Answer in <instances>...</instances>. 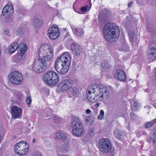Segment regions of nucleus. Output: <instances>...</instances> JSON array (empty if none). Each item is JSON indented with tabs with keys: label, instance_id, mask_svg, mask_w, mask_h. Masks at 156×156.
<instances>
[{
	"label": "nucleus",
	"instance_id": "2f4dec72",
	"mask_svg": "<svg viewBox=\"0 0 156 156\" xmlns=\"http://www.w3.org/2000/svg\"><path fill=\"white\" fill-rule=\"evenodd\" d=\"M146 29L148 32L149 33H152L153 30V26L152 25L148 23L146 25Z\"/></svg>",
	"mask_w": 156,
	"mask_h": 156
},
{
	"label": "nucleus",
	"instance_id": "a878e982",
	"mask_svg": "<svg viewBox=\"0 0 156 156\" xmlns=\"http://www.w3.org/2000/svg\"><path fill=\"white\" fill-rule=\"evenodd\" d=\"M83 123L79 119V137L83 134Z\"/></svg>",
	"mask_w": 156,
	"mask_h": 156
},
{
	"label": "nucleus",
	"instance_id": "864d4df0",
	"mask_svg": "<svg viewBox=\"0 0 156 156\" xmlns=\"http://www.w3.org/2000/svg\"><path fill=\"white\" fill-rule=\"evenodd\" d=\"M79 51H80V52L82 51V48L80 46V45H79Z\"/></svg>",
	"mask_w": 156,
	"mask_h": 156
},
{
	"label": "nucleus",
	"instance_id": "2eb2a0df",
	"mask_svg": "<svg viewBox=\"0 0 156 156\" xmlns=\"http://www.w3.org/2000/svg\"><path fill=\"white\" fill-rule=\"evenodd\" d=\"M2 12L4 16L8 17L13 12V9L12 6L11 5H6L3 9Z\"/></svg>",
	"mask_w": 156,
	"mask_h": 156
},
{
	"label": "nucleus",
	"instance_id": "473e14b6",
	"mask_svg": "<svg viewBox=\"0 0 156 156\" xmlns=\"http://www.w3.org/2000/svg\"><path fill=\"white\" fill-rule=\"evenodd\" d=\"M130 115L131 119L133 121H135L138 119V116L133 112H131Z\"/></svg>",
	"mask_w": 156,
	"mask_h": 156
},
{
	"label": "nucleus",
	"instance_id": "79ce46f5",
	"mask_svg": "<svg viewBox=\"0 0 156 156\" xmlns=\"http://www.w3.org/2000/svg\"><path fill=\"white\" fill-rule=\"evenodd\" d=\"M77 3V1H75L73 4V8L74 10L76 12H78L77 7H76L77 6V5L76 4Z\"/></svg>",
	"mask_w": 156,
	"mask_h": 156
},
{
	"label": "nucleus",
	"instance_id": "423d86ee",
	"mask_svg": "<svg viewBox=\"0 0 156 156\" xmlns=\"http://www.w3.org/2000/svg\"><path fill=\"white\" fill-rule=\"evenodd\" d=\"M45 59H39L35 60L34 63L33 68L36 73H41L44 71L47 68L48 62Z\"/></svg>",
	"mask_w": 156,
	"mask_h": 156
},
{
	"label": "nucleus",
	"instance_id": "4468645a",
	"mask_svg": "<svg viewBox=\"0 0 156 156\" xmlns=\"http://www.w3.org/2000/svg\"><path fill=\"white\" fill-rule=\"evenodd\" d=\"M11 112L12 118L14 119L19 118L21 115L22 109L15 106H13L11 108Z\"/></svg>",
	"mask_w": 156,
	"mask_h": 156
},
{
	"label": "nucleus",
	"instance_id": "bf43d9fd",
	"mask_svg": "<svg viewBox=\"0 0 156 156\" xmlns=\"http://www.w3.org/2000/svg\"><path fill=\"white\" fill-rule=\"evenodd\" d=\"M93 120H92V121H91L90 122V125H92V123H93Z\"/></svg>",
	"mask_w": 156,
	"mask_h": 156
},
{
	"label": "nucleus",
	"instance_id": "9d476101",
	"mask_svg": "<svg viewBox=\"0 0 156 156\" xmlns=\"http://www.w3.org/2000/svg\"><path fill=\"white\" fill-rule=\"evenodd\" d=\"M111 16L110 11L107 9L102 10L101 13L98 15V19L100 25H103L107 21L110 20Z\"/></svg>",
	"mask_w": 156,
	"mask_h": 156
},
{
	"label": "nucleus",
	"instance_id": "69168bd1",
	"mask_svg": "<svg viewBox=\"0 0 156 156\" xmlns=\"http://www.w3.org/2000/svg\"><path fill=\"white\" fill-rule=\"evenodd\" d=\"M145 156V155H142V156Z\"/></svg>",
	"mask_w": 156,
	"mask_h": 156
},
{
	"label": "nucleus",
	"instance_id": "e2e57ef3",
	"mask_svg": "<svg viewBox=\"0 0 156 156\" xmlns=\"http://www.w3.org/2000/svg\"><path fill=\"white\" fill-rule=\"evenodd\" d=\"M69 33H67V35H69Z\"/></svg>",
	"mask_w": 156,
	"mask_h": 156
},
{
	"label": "nucleus",
	"instance_id": "49530a36",
	"mask_svg": "<svg viewBox=\"0 0 156 156\" xmlns=\"http://www.w3.org/2000/svg\"><path fill=\"white\" fill-rule=\"evenodd\" d=\"M60 118L59 117L55 116L54 117V119L56 122H58L60 120Z\"/></svg>",
	"mask_w": 156,
	"mask_h": 156
},
{
	"label": "nucleus",
	"instance_id": "9b49d317",
	"mask_svg": "<svg viewBox=\"0 0 156 156\" xmlns=\"http://www.w3.org/2000/svg\"><path fill=\"white\" fill-rule=\"evenodd\" d=\"M78 82L76 80H64L62 81L60 84V89L63 91L70 88L73 84H77Z\"/></svg>",
	"mask_w": 156,
	"mask_h": 156
},
{
	"label": "nucleus",
	"instance_id": "ea45409f",
	"mask_svg": "<svg viewBox=\"0 0 156 156\" xmlns=\"http://www.w3.org/2000/svg\"><path fill=\"white\" fill-rule=\"evenodd\" d=\"M92 118L91 115H89L87 117H86L85 119V123L86 124H87L90 121L91 119Z\"/></svg>",
	"mask_w": 156,
	"mask_h": 156
},
{
	"label": "nucleus",
	"instance_id": "8fccbe9b",
	"mask_svg": "<svg viewBox=\"0 0 156 156\" xmlns=\"http://www.w3.org/2000/svg\"><path fill=\"white\" fill-rule=\"evenodd\" d=\"M133 2H131L130 3H128V6L130 8L133 4Z\"/></svg>",
	"mask_w": 156,
	"mask_h": 156
},
{
	"label": "nucleus",
	"instance_id": "603ef678",
	"mask_svg": "<svg viewBox=\"0 0 156 156\" xmlns=\"http://www.w3.org/2000/svg\"><path fill=\"white\" fill-rule=\"evenodd\" d=\"M2 139L3 136H2L0 134V144L2 142Z\"/></svg>",
	"mask_w": 156,
	"mask_h": 156
},
{
	"label": "nucleus",
	"instance_id": "680f3d73",
	"mask_svg": "<svg viewBox=\"0 0 156 156\" xmlns=\"http://www.w3.org/2000/svg\"><path fill=\"white\" fill-rule=\"evenodd\" d=\"M154 107L156 108V103H154Z\"/></svg>",
	"mask_w": 156,
	"mask_h": 156
},
{
	"label": "nucleus",
	"instance_id": "6e6d98bb",
	"mask_svg": "<svg viewBox=\"0 0 156 156\" xmlns=\"http://www.w3.org/2000/svg\"><path fill=\"white\" fill-rule=\"evenodd\" d=\"M133 103L134 105L135 106V107H136L137 106V102H134Z\"/></svg>",
	"mask_w": 156,
	"mask_h": 156
},
{
	"label": "nucleus",
	"instance_id": "4d7b16f0",
	"mask_svg": "<svg viewBox=\"0 0 156 156\" xmlns=\"http://www.w3.org/2000/svg\"><path fill=\"white\" fill-rule=\"evenodd\" d=\"M36 142V140L34 139H33L32 140V142L33 143H34Z\"/></svg>",
	"mask_w": 156,
	"mask_h": 156
},
{
	"label": "nucleus",
	"instance_id": "f257e3e1",
	"mask_svg": "<svg viewBox=\"0 0 156 156\" xmlns=\"http://www.w3.org/2000/svg\"><path fill=\"white\" fill-rule=\"evenodd\" d=\"M87 95L88 101L94 103L107 98L109 96V92L104 85L95 83L89 87Z\"/></svg>",
	"mask_w": 156,
	"mask_h": 156
},
{
	"label": "nucleus",
	"instance_id": "e433bc0d",
	"mask_svg": "<svg viewBox=\"0 0 156 156\" xmlns=\"http://www.w3.org/2000/svg\"><path fill=\"white\" fill-rule=\"evenodd\" d=\"M24 32V30L23 28L21 27L19 28L17 30V34L19 35H22Z\"/></svg>",
	"mask_w": 156,
	"mask_h": 156
},
{
	"label": "nucleus",
	"instance_id": "412c9836",
	"mask_svg": "<svg viewBox=\"0 0 156 156\" xmlns=\"http://www.w3.org/2000/svg\"><path fill=\"white\" fill-rule=\"evenodd\" d=\"M20 53L19 54V56L18 58L22 57L24 55V53H25L27 50V47L26 44L25 43H22L20 44Z\"/></svg>",
	"mask_w": 156,
	"mask_h": 156
},
{
	"label": "nucleus",
	"instance_id": "c03bdc74",
	"mask_svg": "<svg viewBox=\"0 0 156 156\" xmlns=\"http://www.w3.org/2000/svg\"><path fill=\"white\" fill-rule=\"evenodd\" d=\"M84 34V31L83 29H79V37L82 36Z\"/></svg>",
	"mask_w": 156,
	"mask_h": 156
},
{
	"label": "nucleus",
	"instance_id": "6e6552de",
	"mask_svg": "<svg viewBox=\"0 0 156 156\" xmlns=\"http://www.w3.org/2000/svg\"><path fill=\"white\" fill-rule=\"evenodd\" d=\"M28 144L26 141H21L17 144L14 147L16 153L20 155L26 154L28 151Z\"/></svg>",
	"mask_w": 156,
	"mask_h": 156
},
{
	"label": "nucleus",
	"instance_id": "f8f14e48",
	"mask_svg": "<svg viewBox=\"0 0 156 156\" xmlns=\"http://www.w3.org/2000/svg\"><path fill=\"white\" fill-rule=\"evenodd\" d=\"M48 36L51 40L56 39L59 36L58 28L54 27H50L48 30Z\"/></svg>",
	"mask_w": 156,
	"mask_h": 156
},
{
	"label": "nucleus",
	"instance_id": "0e129e2a",
	"mask_svg": "<svg viewBox=\"0 0 156 156\" xmlns=\"http://www.w3.org/2000/svg\"><path fill=\"white\" fill-rule=\"evenodd\" d=\"M63 30H66V28H64V29H63Z\"/></svg>",
	"mask_w": 156,
	"mask_h": 156
},
{
	"label": "nucleus",
	"instance_id": "c756f323",
	"mask_svg": "<svg viewBox=\"0 0 156 156\" xmlns=\"http://www.w3.org/2000/svg\"><path fill=\"white\" fill-rule=\"evenodd\" d=\"M75 85L76 84H75ZM77 84L76 85V87H73L72 88L71 92L72 94L74 95L75 96L77 97L78 94V86L77 85Z\"/></svg>",
	"mask_w": 156,
	"mask_h": 156
},
{
	"label": "nucleus",
	"instance_id": "de8ad7c7",
	"mask_svg": "<svg viewBox=\"0 0 156 156\" xmlns=\"http://www.w3.org/2000/svg\"><path fill=\"white\" fill-rule=\"evenodd\" d=\"M91 111L89 109H87L86 110V113L88 114H91Z\"/></svg>",
	"mask_w": 156,
	"mask_h": 156
},
{
	"label": "nucleus",
	"instance_id": "a19ab883",
	"mask_svg": "<svg viewBox=\"0 0 156 156\" xmlns=\"http://www.w3.org/2000/svg\"><path fill=\"white\" fill-rule=\"evenodd\" d=\"M89 134L90 136H93L94 135L95 132V130L93 129L92 128H90L89 130Z\"/></svg>",
	"mask_w": 156,
	"mask_h": 156
},
{
	"label": "nucleus",
	"instance_id": "c85d7f7f",
	"mask_svg": "<svg viewBox=\"0 0 156 156\" xmlns=\"http://www.w3.org/2000/svg\"><path fill=\"white\" fill-rule=\"evenodd\" d=\"M101 64L102 67L103 69H107L109 68V66L108 63L105 60L102 61Z\"/></svg>",
	"mask_w": 156,
	"mask_h": 156
},
{
	"label": "nucleus",
	"instance_id": "37998d69",
	"mask_svg": "<svg viewBox=\"0 0 156 156\" xmlns=\"http://www.w3.org/2000/svg\"><path fill=\"white\" fill-rule=\"evenodd\" d=\"M128 47V46L126 45V44L123 42V46L121 48L120 50L121 51H125L126 50V49H127Z\"/></svg>",
	"mask_w": 156,
	"mask_h": 156
},
{
	"label": "nucleus",
	"instance_id": "09e8293b",
	"mask_svg": "<svg viewBox=\"0 0 156 156\" xmlns=\"http://www.w3.org/2000/svg\"><path fill=\"white\" fill-rule=\"evenodd\" d=\"M35 156H41V155L40 152H37L35 154Z\"/></svg>",
	"mask_w": 156,
	"mask_h": 156
},
{
	"label": "nucleus",
	"instance_id": "b1692460",
	"mask_svg": "<svg viewBox=\"0 0 156 156\" xmlns=\"http://www.w3.org/2000/svg\"><path fill=\"white\" fill-rule=\"evenodd\" d=\"M71 50L74 54L75 55L77 56L78 53V45L77 44L75 43L72 44L71 46Z\"/></svg>",
	"mask_w": 156,
	"mask_h": 156
},
{
	"label": "nucleus",
	"instance_id": "4be33fe9",
	"mask_svg": "<svg viewBox=\"0 0 156 156\" xmlns=\"http://www.w3.org/2000/svg\"><path fill=\"white\" fill-rule=\"evenodd\" d=\"M20 45L19 46L17 42H15L9 46V51L10 53H13L14 52L19 48H20Z\"/></svg>",
	"mask_w": 156,
	"mask_h": 156
},
{
	"label": "nucleus",
	"instance_id": "39448f33",
	"mask_svg": "<svg viewBox=\"0 0 156 156\" xmlns=\"http://www.w3.org/2000/svg\"><path fill=\"white\" fill-rule=\"evenodd\" d=\"M43 80L46 83L50 85H53L58 83L59 77L55 72L49 71L44 76Z\"/></svg>",
	"mask_w": 156,
	"mask_h": 156
},
{
	"label": "nucleus",
	"instance_id": "bb28decb",
	"mask_svg": "<svg viewBox=\"0 0 156 156\" xmlns=\"http://www.w3.org/2000/svg\"><path fill=\"white\" fill-rule=\"evenodd\" d=\"M156 123V118L153 119L150 122H146L144 125L146 129L150 128L152 126Z\"/></svg>",
	"mask_w": 156,
	"mask_h": 156
},
{
	"label": "nucleus",
	"instance_id": "393cba45",
	"mask_svg": "<svg viewBox=\"0 0 156 156\" xmlns=\"http://www.w3.org/2000/svg\"><path fill=\"white\" fill-rule=\"evenodd\" d=\"M147 142L153 143V145L156 144V136L153 134H151L149 137L147 138Z\"/></svg>",
	"mask_w": 156,
	"mask_h": 156
},
{
	"label": "nucleus",
	"instance_id": "dca6fc26",
	"mask_svg": "<svg viewBox=\"0 0 156 156\" xmlns=\"http://www.w3.org/2000/svg\"><path fill=\"white\" fill-rule=\"evenodd\" d=\"M68 135L66 133L61 132H56L55 134V138L57 139H60L62 140L67 141L69 142V140L68 138Z\"/></svg>",
	"mask_w": 156,
	"mask_h": 156
},
{
	"label": "nucleus",
	"instance_id": "7c9ffc66",
	"mask_svg": "<svg viewBox=\"0 0 156 156\" xmlns=\"http://www.w3.org/2000/svg\"><path fill=\"white\" fill-rule=\"evenodd\" d=\"M88 7H89V5H87L80 8V11L82 13H81L79 11V14H85L88 10L87 8Z\"/></svg>",
	"mask_w": 156,
	"mask_h": 156
},
{
	"label": "nucleus",
	"instance_id": "a18cd8bd",
	"mask_svg": "<svg viewBox=\"0 0 156 156\" xmlns=\"http://www.w3.org/2000/svg\"><path fill=\"white\" fill-rule=\"evenodd\" d=\"M4 33L5 34L9 36H11V34L9 33V31L8 30L5 29V30L4 31Z\"/></svg>",
	"mask_w": 156,
	"mask_h": 156
},
{
	"label": "nucleus",
	"instance_id": "6ab92c4d",
	"mask_svg": "<svg viewBox=\"0 0 156 156\" xmlns=\"http://www.w3.org/2000/svg\"><path fill=\"white\" fill-rule=\"evenodd\" d=\"M78 124V119L76 118L74 119L73 121L72 122L71 127L73 128L72 131L73 134L75 136H78V134L77 131V127Z\"/></svg>",
	"mask_w": 156,
	"mask_h": 156
},
{
	"label": "nucleus",
	"instance_id": "20e7f679",
	"mask_svg": "<svg viewBox=\"0 0 156 156\" xmlns=\"http://www.w3.org/2000/svg\"><path fill=\"white\" fill-rule=\"evenodd\" d=\"M50 47V46L46 44H43L41 46L38 52L40 58L45 59V60L48 62L51 59L53 53L52 49Z\"/></svg>",
	"mask_w": 156,
	"mask_h": 156
},
{
	"label": "nucleus",
	"instance_id": "4c0bfd02",
	"mask_svg": "<svg viewBox=\"0 0 156 156\" xmlns=\"http://www.w3.org/2000/svg\"><path fill=\"white\" fill-rule=\"evenodd\" d=\"M71 28L72 29L74 33L76 36L78 35V30L77 28L74 26H71Z\"/></svg>",
	"mask_w": 156,
	"mask_h": 156
},
{
	"label": "nucleus",
	"instance_id": "13d9d810",
	"mask_svg": "<svg viewBox=\"0 0 156 156\" xmlns=\"http://www.w3.org/2000/svg\"><path fill=\"white\" fill-rule=\"evenodd\" d=\"M73 65H76V63H75V62H74V61H73Z\"/></svg>",
	"mask_w": 156,
	"mask_h": 156
},
{
	"label": "nucleus",
	"instance_id": "f3484780",
	"mask_svg": "<svg viewBox=\"0 0 156 156\" xmlns=\"http://www.w3.org/2000/svg\"><path fill=\"white\" fill-rule=\"evenodd\" d=\"M129 37L130 41L133 45H137L139 44V39L134 33H130Z\"/></svg>",
	"mask_w": 156,
	"mask_h": 156
},
{
	"label": "nucleus",
	"instance_id": "cd10ccee",
	"mask_svg": "<svg viewBox=\"0 0 156 156\" xmlns=\"http://www.w3.org/2000/svg\"><path fill=\"white\" fill-rule=\"evenodd\" d=\"M52 110L51 108H48L45 110L43 112V116L44 117H48L51 115Z\"/></svg>",
	"mask_w": 156,
	"mask_h": 156
},
{
	"label": "nucleus",
	"instance_id": "5fc2aeb1",
	"mask_svg": "<svg viewBox=\"0 0 156 156\" xmlns=\"http://www.w3.org/2000/svg\"><path fill=\"white\" fill-rule=\"evenodd\" d=\"M7 21L9 22H11L12 21V20L10 18H8L7 20Z\"/></svg>",
	"mask_w": 156,
	"mask_h": 156
},
{
	"label": "nucleus",
	"instance_id": "c9c22d12",
	"mask_svg": "<svg viewBox=\"0 0 156 156\" xmlns=\"http://www.w3.org/2000/svg\"><path fill=\"white\" fill-rule=\"evenodd\" d=\"M89 2L90 3L91 1L90 0H79V4L82 5L88 3Z\"/></svg>",
	"mask_w": 156,
	"mask_h": 156
},
{
	"label": "nucleus",
	"instance_id": "f03ea898",
	"mask_svg": "<svg viewBox=\"0 0 156 156\" xmlns=\"http://www.w3.org/2000/svg\"><path fill=\"white\" fill-rule=\"evenodd\" d=\"M71 63V58L68 52H65L56 60L55 63L56 70L62 74H66L68 71Z\"/></svg>",
	"mask_w": 156,
	"mask_h": 156
},
{
	"label": "nucleus",
	"instance_id": "3c124183",
	"mask_svg": "<svg viewBox=\"0 0 156 156\" xmlns=\"http://www.w3.org/2000/svg\"><path fill=\"white\" fill-rule=\"evenodd\" d=\"M152 133L156 136V127L154 129Z\"/></svg>",
	"mask_w": 156,
	"mask_h": 156
},
{
	"label": "nucleus",
	"instance_id": "f704fd0d",
	"mask_svg": "<svg viewBox=\"0 0 156 156\" xmlns=\"http://www.w3.org/2000/svg\"><path fill=\"white\" fill-rule=\"evenodd\" d=\"M104 115V112L103 110H101L100 111L99 115L98 116V119L101 120H102L103 119Z\"/></svg>",
	"mask_w": 156,
	"mask_h": 156
},
{
	"label": "nucleus",
	"instance_id": "5701e85b",
	"mask_svg": "<svg viewBox=\"0 0 156 156\" xmlns=\"http://www.w3.org/2000/svg\"><path fill=\"white\" fill-rule=\"evenodd\" d=\"M114 135L116 138L120 140H122L123 138V133L119 129H115L114 132Z\"/></svg>",
	"mask_w": 156,
	"mask_h": 156
},
{
	"label": "nucleus",
	"instance_id": "052dcab7",
	"mask_svg": "<svg viewBox=\"0 0 156 156\" xmlns=\"http://www.w3.org/2000/svg\"><path fill=\"white\" fill-rule=\"evenodd\" d=\"M96 106H99V104L98 103H96Z\"/></svg>",
	"mask_w": 156,
	"mask_h": 156
},
{
	"label": "nucleus",
	"instance_id": "7ed1b4c3",
	"mask_svg": "<svg viewBox=\"0 0 156 156\" xmlns=\"http://www.w3.org/2000/svg\"><path fill=\"white\" fill-rule=\"evenodd\" d=\"M119 27L112 23H107L104 26L103 34L104 37L110 42L115 41L118 39L120 34Z\"/></svg>",
	"mask_w": 156,
	"mask_h": 156
},
{
	"label": "nucleus",
	"instance_id": "1a4fd4ad",
	"mask_svg": "<svg viewBox=\"0 0 156 156\" xmlns=\"http://www.w3.org/2000/svg\"><path fill=\"white\" fill-rule=\"evenodd\" d=\"M10 82L14 85H19L23 81L22 74L18 71H14L10 73L9 78Z\"/></svg>",
	"mask_w": 156,
	"mask_h": 156
},
{
	"label": "nucleus",
	"instance_id": "ddd939ff",
	"mask_svg": "<svg viewBox=\"0 0 156 156\" xmlns=\"http://www.w3.org/2000/svg\"><path fill=\"white\" fill-rule=\"evenodd\" d=\"M114 76L115 79L120 81H125L126 79L125 72L122 69H117L114 74Z\"/></svg>",
	"mask_w": 156,
	"mask_h": 156
},
{
	"label": "nucleus",
	"instance_id": "0eeeda50",
	"mask_svg": "<svg viewBox=\"0 0 156 156\" xmlns=\"http://www.w3.org/2000/svg\"><path fill=\"white\" fill-rule=\"evenodd\" d=\"M98 145L100 150L104 154L108 153L112 148L111 142L107 138L101 139L99 141Z\"/></svg>",
	"mask_w": 156,
	"mask_h": 156
},
{
	"label": "nucleus",
	"instance_id": "58836bf2",
	"mask_svg": "<svg viewBox=\"0 0 156 156\" xmlns=\"http://www.w3.org/2000/svg\"><path fill=\"white\" fill-rule=\"evenodd\" d=\"M31 101L32 100L30 98V96H27L26 100V102L27 105H30L31 102Z\"/></svg>",
	"mask_w": 156,
	"mask_h": 156
},
{
	"label": "nucleus",
	"instance_id": "a211bd4d",
	"mask_svg": "<svg viewBox=\"0 0 156 156\" xmlns=\"http://www.w3.org/2000/svg\"><path fill=\"white\" fill-rule=\"evenodd\" d=\"M42 22V20L40 16H35L34 18L33 23V27L37 29L41 26Z\"/></svg>",
	"mask_w": 156,
	"mask_h": 156
},
{
	"label": "nucleus",
	"instance_id": "338daca9",
	"mask_svg": "<svg viewBox=\"0 0 156 156\" xmlns=\"http://www.w3.org/2000/svg\"><path fill=\"white\" fill-rule=\"evenodd\" d=\"M78 95H79V96H79V94Z\"/></svg>",
	"mask_w": 156,
	"mask_h": 156
},
{
	"label": "nucleus",
	"instance_id": "72a5a7b5",
	"mask_svg": "<svg viewBox=\"0 0 156 156\" xmlns=\"http://www.w3.org/2000/svg\"><path fill=\"white\" fill-rule=\"evenodd\" d=\"M16 93L17 95V98H18L19 101H20L21 100L23 97V95L22 92L20 91H16Z\"/></svg>",
	"mask_w": 156,
	"mask_h": 156
},
{
	"label": "nucleus",
	"instance_id": "aec40b11",
	"mask_svg": "<svg viewBox=\"0 0 156 156\" xmlns=\"http://www.w3.org/2000/svg\"><path fill=\"white\" fill-rule=\"evenodd\" d=\"M148 58L151 61H153L156 59V48L151 47L150 51L148 54Z\"/></svg>",
	"mask_w": 156,
	"mask_h": 156
}]
</instances>
